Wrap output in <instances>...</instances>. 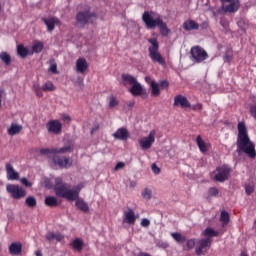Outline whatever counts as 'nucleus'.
Instances as JSON below:
<instances>
[{
  "instance_id": "obj_1",
  "label": "nucleus",
  "mask_w": 256,
  "mask_h": 256,
  "mask_svg": "<svg viewBox=\"0 0 256 256\" xmlns=\"http://www.w3.org/2000/svg\"><path fill=\"white\" fill-rule=\"evenodd\" d=\"M53 190L56 197H62V199H66V201H76L77 209L84 213L89 211L87 202H85L82 198H79L82 190L81 185H77L75 189H71V185L69 183L63 182L61 177H56L54 179Z\"/></svg>"
},
{
  "instance_id": "obj_2",
  "label": "nucleus",
  "mask_w": 256,
  "mask_h": 256,
  "mask_svg": "<svg viewBox=\"0 0 256 256\" xmlns=\"http://www.w3.org/2000/svg\"><path fill=\"white\" fill-rule=\"evenodd\" d=\"M237 153H245L250 159L256 158V145L251 142L245 122L238 123Z\"/></svg>"
},
{
  "instance_id": "obj_3",
  "label": "nucleus",
  "mask_w": 256,
  "mask_h": 256,
  "mask_svg": "<svg viewBox=\"0 0 256 256\" xmlns=\"http://www.w3.org/2000/svg\"><path fill=\"white\" fill-rule=\"evenodd\" d=\"M142 21L148 30H154L156 27H158L162 37H167L170 33V29L162 18H154V12L145 11L142 15Z\"/></svg>"
},
{
  "instance_id": "obj_4",
  "label": "nucleus",
  "mask_w": 256,
  "mask_h": 256,
  "mask_svg": "<svg viewBox=\"0 0 256 256\" xmlns=\"http://www.w3.org/2000/svg\"><path fill=\"white\" fill-rule=\"evenodd\" d=\"M148 43L151 44L148 48V53L151 61L153 63H157L160 66H166V60L159 52V42L157 38H149Z\"/></svg>"
},
{
  "instance_id": "obj_5",
  "label": "nucleus",
  "mask_w": 256,
  "mask_h": 256,
  "mask_svg": "<svg viewBox=\"0 0 256 256\" xmlns=\"http://www.w3.org/2000/svg\"><path fill=\"white\" fill-rule=\"evenodd\" d=\"M98 16L96 13H91L90 11L79 12L76 16V22L78 27L84 28L87 24H95Z\"/></svg>"
},
{
  "instance_id": "obj_6",
  "label": "nucleus",
  "mask_w": 256,
  "mask_h": 256,
  "mask_svg": "<svg viewBox=\"0 0 256 256\" xmlns=\"http://www.w3.org/2000/svg\"><path fill=\"white\" fill-rule=\"evenodd\" d=\"M51 165L53 168L58 167L59 169H68L73 166V160L67 156L54 154L51 157Z\"/></svg>"
},
{
  "instance_id": "obj_7",
  "label": "nucleus",
  "mask_w": 256,
  "mask_h": 256,
  "mask_svg": "<svg viewBox=\"0 0 256 256\" xmlns=\"http://www.w3.org/2000/svg\"><path fill=\"white\" fill-rule=\"evenodd\" d=\"M232 172V169L229 165H221L216 167V174L214 176V180L219 183H224L225 181H228L230 174Z\"/></svg>"
},
{
  "instance_id": "obj_8",
  "label": "nucleus",
  "mask_w": 256,
  "mask_h": 256,
  "mask_svg": "<svg viewBox=\"0 0 256 256\" xmlns=\"http://www.w3.org/2000/svg\"><path fill=\"white\" fill-rule=\"evenodd\" d=\"M6 190L13 199H24V197L27 196L26 189L19 185L9 184L6 187Z\"/></svg>"
},
{
  "instance_id": "obj_9",
  "label": "nucleus",
  "mask_w": 256,
  "mask_h": 256,
  "mask_svg": "<svg viewBox=\"0 0 256 256\" xmlns=\"http://www.w3.org/2000/svg\"><path fill=\"white\" fill-rule=\"evenodd\" d=\"M191 55L195 63L200 64L208 59V53L201 46H194L191 49Z\"/></svg>"
},
{
  "instance_id": "obj_10",
  "label": "nucleus",
  "mask_w": 256,
  "mask_h": 256,
  "mask_svg": "<svg viewBox=\"0 0 256 256\" xmlns=\"http://www.w3.org/2000/svg\"><path fill=\"white\" fill-rule=\"evenodd\" d=\"M155 141H156V131L151 130L148 136H145L144 138H141V140H139V145L142 150H148L152 148Z\"/></svg>"
},
{
  "instance_id": "obj_11",
  "label": "nucleus",
  "mask_w": 256,
  "mask_h": 256,
  "mask_svg": "<svg viewBox=\"0 0 256 256\" xmlns=\"http://www.w3.org/2000/svg\"><path fill=\"white\" fill-rule=\"evenodd\" d=\"M227 3H229V4L228 5H222V7H221L222 11L225 14H227V13L235 14L241 8V1H239V0H232V1H229Z\"/></svg>"
},
{
  "instance_id": "obj_12",
  "label": "nucleus",
  "mask_w": 256,
  "mask_h": 256,
  "mask_svg": "<svg viewBox=\"0 0 256 256\" xmlns=\"http://www.w3.org/2000/svg\"><path fill=\"white\" fill-rule=\"evenodd\" d=\"M46 129L49 133L59 135L63 130V125L59 120H50L46 124Z\"/></svg>"
},
{
  "instance_id": "obj_13",
  "label": "nucleus",
  "mask_w": 256,
  "mask_h": 256,
  "mask_svg": "<svg viewBox=\"0 0 256 256\" xmlns=\"http://www.w3.org/2000/svg\"><path fill=\"white\" fill-rule=\"evenodd\" d=\"M145 83H147L151 89V96L158 97L161 95V88L159 83L153 80L151 76H145Z\"/></svg>"
},
{
  "instance_id": "obj_14",
  "label": "nucleus",
  "mask_w": 256,
  "mask_h": 256,
  "mask_svg": "<svg viewBox=\"0 0 256 256\" xmlns=\"http://www.w3.org/2000/svg\"><path fill=\"white\" fill-rule=\"evenodd\" d=\"M173 106L186 109V108H191V103L188 101L187 97L183 95H176L174 97Z\"/></svg>"
},
{
  "instance_id": "obj_15",
  "label": "nucleus",
  "mask_w": 256,
  "mask_h": 256,
  "mask_svg": "<svg viewBox=\"0 0 256 256\" xmlns=\"http://www.w3.org/2000/svg\"><path fill=\"white\" fill-rule=\"evenodd\" d=\"M41 20L47 27L48 32H52L55 29V26L61 25V20H59V18H55V17L41 18Z\"/></svg>"
},
{
  "instance_id": "obj_16",
  "label": "nucleus",
  "mask_w": 256,
  "mask_h": 256,
  "mask_svg": "<svg viewBox=\"0 0 256 256\" xmlns=\"http://www.w3.org/2000/svg\"><path fill=\"white\" fill-rule=\"evenodd\" d=\"M129 92L133 96H142V95H144V97H148V93H147L146 89H144L142 84L139 83V82H137L136 84L132 85L131 88L129 89Z\"/></svg>"
},
{
  "instance_id": "obj_17",
  "label": "nucleus",
  "mask_w": 256,
  "mask_h": 256,
  "mask_svg": "<svg viewBox=\"0 0 256 256\" xmlns=\"http://www.w3.org/2000/svg\"><path fill=\"white\" fill-rule=\"evenodd\" d=\"M212 242H213V240L210 238L201 239L198 242V246L195 250L197 256H201L203 254V250H205L206 248H210Z\"/></svg>"
},
{
  "instance_id": "obj_18",
  "label": "nucleus",
  "mask_w": 256,
  "mask_h": 256,
  "mask_svg": "<svg viewBox=\"0 0 256 256\" xmlns=\"http://www.w3.org/2000/svg\"><path fill=\"white\" fill-rule=\"evenodd\" d=\"M113 137L116 140H120V141H127V139L130 138V133L127 130V128H119L114 134Z\"/></svg>"
},
{
  "instance_id": "obj_19",
  "label": "nucleus",
  "mask_w": 256,
  "mask_h": 256,
  "mask_svg": "<svg viewBox=\"0 0 256 256\" xmlns=\"http://www.w3.org/2000/svg\"><path fill=\"white\" fill-rule=\"evenodd\" d=\"M182 28H184L186 32H191L194 30L197 31L200 28V24H198V22H195V20H186L184 24H182Z\"/></svg>"
},
{
  "instance_id": "obj_20",
  "label": "nucleus",
  "mask_w": 256,
  "mask_h": 256,
  "mask_svg": "<svg viewBox=\"0 0 256 256\" xmlns=\"http://www.w3.org/2000/svg\"><path fill=\"white\" fill-rule=\"evenodd\" d=\"M23 246L20 242L11 243L9 246V253L12 256H20L22 254Z\"/></svg>"
},
{
  "instance_id": "obj_21",
  "label": "nucleus",
  "mask_w": 256,
  "mask_h": 256,
  "mask_svg": "<svg viewBox=\"0 0 256 256\" xmlns=\"http://www.w3.org/2000/svg\"><path fill=\"white\" fill-rule=\"evenodd\" d=\"M136 220L137 218L133 209H128V211L124 212V222L130 225H134Z\"/></svg>"
},
{
  "instance_id": "obj_22",
  "label": "nucleus",
  "mask_w": 256,
  "mask_h": 256,
  "mask_svg": "<svg viewBox=\"0 0 256 256\" xmlns=\"http://www.w3.org/2000/svg\"><path fill=\"white\" fill-rule=\"evenodd\" d=\"M77 72L80 74H84L88 70V63L85 58L80 57L76 62Z\"/></svg>"
},
{
  "instance_id": "obj_23",
  "label": "nucleus",
  "mask_w": 256,
  "mask_h": 256,
  "mask_svg": "<svg viewBox=\"0 0 256 256\" xmlns=\"http://www.w3.org/2000/svg\"><path fill=\"white\" fill-rule=\"evenodd\" d=\"M6 172L9 180H18L20 177L19 173L15 171L13 165L10 163L6 164Z\"/></svg>"
},
{
  "instance_id": "obj_24",
  "label": "nucleus",
  "mask_w": 256,
  "mask_h": 256,
  "mask_svg": "<svg viewBox=\"0 0 256 256\" xmlns=\"http://www.w3.org/2000/svg\"><path fill=\"white\" fill-rule=\"evenodd\" d=\"M123 85H134L138 82L137 78L130 74L123 73L121 75Z\"/></svg>"
},
{
  "instance_id": "obj_25",
  "label": "nucleus",
  "mask_w": 256,
  "mask_h": 256,
  "mask_svg": "<svg viewBox=\"0 0 256 256\" xmlns=\"http://www.w3.org/2000/svg\"><path fill=\"white\" fill-rule=\"evenodd\" d=\"M74 145L70 142L66 144V146H62V148H53L54 154H66L68 152H73Z\"/></svg>"
},
{
  "instance_id": "obj_26",
  "label": "nucleus",
  "mask_w": 256,
  "mask_h": 256,
  "mask_svg": "<svg viewBox=\"0 0 256 256\" xmlns=\"http://www.w3.org/2000/svg\"><path fill=\"white\" fill-rule=\"evenodd\" d=\"M29 49L27 47H25L24 44H19L17 46V55L21 58V59H26L29 56Z\"/></svg>"
},
{
  "instance_id": "obj_27",
  "label": "nucleus",
  "mask_w": 256,
  "mask_h": 256,
  "mask_svg": "<svg viewBox=\"0 0 256 256\" xmlns=\"http://www.w3.org/2000/svg\"><path fill=\"white\" fill-rule=\"evenodd\" d=\"M196 142H197V145L202 153H206L208 151V149L210 148V144H206V142H204L202 136H197Z\"/></svg>"
},
{
  "instance_id": "obj_28",
  "label": "nucleus",
  "mask_w": 256,
  "mask_h": 256,
  "mask_svg": "<svg viewBox=\"0 0 256 256\" xmlns=\"http://www.w3.org/2000/svg\"><path fill=\"white\" fill-rule=\"evenodd\" d=\"M44 204L46 207H58L59 202L56 197L54 196H47L45 197Z\"/></svg>"
},
{
  "instance_id": "obj_29",
  "label": "nucleus",
  "mask_w": 256,
  "mask_h": 256,
  "mask_svg": "<svg viewBox=\"0 0 256 256\" xmlns=\"http://www.w3.org/2000/svg\"><path fill=\"white\" fill-rule=\"evenodd\" d=\"M23 130V127L21 125L11 124L10 128L8 129V134L10 136H15L17 134H20Z\"/></svg>"
},
{
  "instance_id": "obj_30",
  "label": "nucleus",
  "mask_w": 256,
  "mask_h": 256,
  "mask_svg": "<svg viewBox=\"0 0 256 256\" xmlns=\"http://www.w3.org/2000/svg\"><path fill=\"white\" fill-rule=\"evenodd\" d=\"M71 246L74 250L81 252L84 247V242L82 241V239L77 238L71 243Z\"/></svg>"
},
{
  "instance_id": "obj_31",
  "label": "nucleus",
  "mask_w": 256,
  "mask_h": 256,
  "mask_svg": "<svg viewBox=\"0 0 256 256\" xmlns=\"http://www.w3.org/2000/svg\"><path fill=\"white\" fill-rule=\"evenodd\" d=\"M202 235L206 238L212 239V237H217L219 234L214 229L208 227L203 231Z\"/></svg>"
},
{
  "instance_id": "obj_32",
  "label": "nucleus",
  "mask_w": 256,
  "mask_h": 256,
  "mask_svg": "<svg viewBox=\"0 0 256 256\" xmlns=\"http://www.w3.org/2000/svg\"><path fill=\"white\" fill-rule=\"evenodd\" d=\"M25 204L30 209H35V207H37V199L34 196H28L25 200Z\"/></svg>"
},
{
  "instance_id": "obj_33",
  "label": "nucleus",
  "mask_w": 256,
  "mask_h": 256,
  "mask_svg": "<svg viewBox=\"0 0 256 256\" xmlns=\"http://www.w3.org/2000/svg\"><path fill=\"white\" fill-rule=\"evenodd\" d=\"M44 44L41 41H37L32 45L33 53L39 54L43 51Z\"/></svg>"
},
{
  "instance_id": "obj_34",
  "label": "nucleus",
  "mask_w": 256,
  "mask_h": 256,
  "mask_svg": "<svg viewBox=\"0 0 256 256\" xmlns=\"http://www.w3.org/2000/svg\"><path fill=\"white\" fill-rule=\"evenodd\" d=\"M1 60L6 66H10L12 63L11 55L7 52L1 53Z\"/></svg>"
},
{
  "instance_id": "obj_35",
  "label": "nucleus",
  "mask_w": 256,
  "mask_h": 256,
  "mask_svg": "<svg viewBox=\"0 0 256 256\" xmlns=\"http://www.w3.org/2000/svg\"><path fill=\"white\" fill-rule=\"evenodd\" d=\"M33 90L36 94L37 97L39 98H42L44 96V93H43V88L40 86L39 83H34L33 84Z\"/></svg>"
},
{
  "instance_id": "obj_36",
  "label": "nucleus",
  "mask_w": 256,
  "mask_h": 256,
  "mask_svg": "<svg viewBox=\"0 0 256 256\" xmlns=\"http://www.w3.org/2000/svg\"><path fill=\"white\" fill-rule=\"evenodd\" d=\"M171 237L178 243H184L187 241L186 237L180 233H171Z\"/></svg>"
},
{
  "instance_id": "obj_37",
  "label": "nucleus",
  "mask_w": 256,
  "mask_h": 256,
  "mask_svg": "<svg viewBox=\"0 0 256 256\" xmlns=\"http://www.w3.org/2000/svg\"><path fill=\"white\" fill-rule=\"evenodd\" d=\"M223 60L225 63L230 64L233 60V51L231 49H228L223 57Z\"/></svg>"
},
{
  "instance_id": "obj_38",
  "label": "nucleus",
  "mask_w": 256,
  "mask_h": 256,
  "mask_svg": "<svg viewBox=\"0 0 256 256\" xmlns=\"http://www.w3.org/2000/svg\"><path fill=\"white\" fill-rule=\"evenodd\" d=\"M55 89H56V87L54 86V84L51 81L45 82L44 85L42 86V90L44 92L54 91Z\"/></svg>"
},
{
  "instance_id": "obj_39",
  "label": "nucleus",
  "mask_w": 256,
  "mask_h": 256,
  "mask_svg": "<svg viewBox=\"0 0 256 256\" xmlns=\"http://www.w3.org/2000/svg\"><path fill=\"white\" fill-rule=\"evenodd\" d=\"M220 220L221 222H223L224 225L228 224L230 220L229 214L226 211H222Z\"/></svg>"
},
{
  "instance_id": "obj_40",
  "label": "nucleus",
  "mask_w": 256,
  "mask_h": 256,
  "mask_svg": "<svg viewBox=\"0 0 256 256\" xmlns=\"http://www.w3.org/2000/svg\"><path fill=\"white\" fill-rule=\"evenodd\" d=\"M219 194V190L216 187H210L208 190L209 197H217Z\"/></svg>"
},
{
  "instance_id": "obj_41",
  "label": "nucleus",
  "mask_w": 256,
  "mask_h": 256,
  "mask_svg": "<svg viewBox=\"0 0 256 256\" xmlns=\"http://www.w3.org/2000/svg\"><path fill=\"white\" fill-rule=\"evenodd\" d=\"M142 197H143V199H151L152 198V190L145 188L142 191Z\"/></svg>"
},
{
  "instance_id": "obj_42",
  "label": "nucleus",
  "mask_w": 256,
  "mask_h": 256,
  "mask_svg": "<svg viewBox=\"0 0 256 256\" xmlns=\"http://www.w3.org/2000/svg\"><path fill=\"white\" fill-rule=\"evenodd\" d=\"M117 105H119V100H117V98L112 95V96L109 98V107H110V108H113V107H115V106H117Z\"/></svg>"
},
{
  "instance_id": "obj_43",
  "label": "nucleus",
  "mask_w": 256,
  "mask_h": 256,
  "mask_svg": "<svg viewBox=\"0 0 256 256\" xmlns=\"http://www.w3.org/2000/svg\"><path fill=\"white\" fill-rule=\"evenodd\" d=\"M40 154L41 155L55 154V151H54V148H41Z\"/></svg>"
},
{
  "instance_id": "obj_44",
  "label": "nucleus",
  "mask_w": 256,
  "mask_h": 256,
  "mask_svg": "<svg viewBox=\"0 0 256 256\" xmlns=\"http://www.w3.org/2000/svg\"><path fill=\"white\" fill-rule=\"evenodd\" d=\"M20 182L23 186H25L26 188H31L33 186V183L30 182L26 177H23L20 179Z\"/></svg>"
},
{
  "instance_id": "obj_45",
  "label": "nucleus",
  "mask_w": 256,
  "mask_h": 256,
  "mask_svg": "<svg viewBox=\"0 0 256 256\" xmlns=\"http://www.w3.org/2000/svg\"><path fill=\"white\" fill-rule=\"evenodd\" d=\"M196 245V240L195 239H190L186 242V250H192Z\"/></svg>"
},
{
  "instance_id": "obj_46",
  "label": "nucleus",
  "mask_w": 256,
  "mask_h": 256,
  "mask_svg": "<svg viewBox=\"0 0 256 256\" xmlns=\"http://www.w3.org/2000/svg\"><path fill=\"white\" fill-rule=\"evenodd\" d=\"M158 85L160 89H168L170 87V83L167 80H160Z\"/></svg>"
},
{
  "instance_id": "obj_47",
  "label": "nucleus",
  "mask_w": 256,
  "mask_h": 256,
  "mask_svg": "<svg viewBox=\"0 0 256 256\" xmlns=\"http://www.w3.org/2000/svg\"><path fill=\"white\" fill-rule=\"evenodd\" d=\"M151 169L155 175H159L161 173V169L155 163L152 164Z\"/></svg>"
},
{
  "instance_id": "obj_48",
  "label": "nucleus",
  "mask_w": 256,
  "mask_h": 256,
  "mask_svg": "<svg viewBox=\"0 0 256 256\" xmlns=\"http://www.w3.org/2000/svg\"><path fill=\"white\" fill-rule=\"evenodd\" d=\"M49 71L52 74H58L57 64H55V63L51 64L49 67Z\"/></svg>"
},
{
  "instance_id": "obj_49",
  "label": "nucleus",
  "mask_w": 256,
  "mask_h": 256,
  "mask_svg": "<svg viewBox=\"0 0 256 256\" xmlns=\"http://www.w3.org/2000/svg\"><path fill=\"white\" fill-rule=\"evenodd\" d=\"M191 109L193 111H201L203 109V105L201 103H197L195 105H191Z\"/></svg>"
},
{
  "instance_id": "obj_50",
  "label": "nucleus",
  "mask_w": 256,
  "mask_h": 256,
  "mask_svg": "<svg viewBox=\"0 0 256 256\" xmlns=\"http://www.w3.org/2000/svg\"><path fill=\"white\" fill-rule=\"evenodd\" d=\"M45 238H46V240L51 242V241H53L55 239V233L49 232V233L46 234Z\"/></svg>"
},
{
  "instance_id": "obj_51",
  "label": "nucleus",
  "mask_w": 256,
  "mask_h": 256,
  "mask_svg": "<svg viewBox=\"0 0 256 256\" xmlns=\"http://www.w3.org/2000/svg\"><path fill=\"white\" fill-rule=\"evenodd\" d=\"M64 238H65V236L61 233H55L54 234V239L58 242H61Z\"/></svg>"
},
{
  "instance_id": "obj_52",
  "label": "nucleus",
  "mask_w": 256,
  "mask_h": 256,
  "mask_svg": "<svg viewBox=\"0 0 256 256\" xmlns=\"http://www.w3.org/2000/svg\"><path fill=\"white\" fill-rule=\"evenodd\" d=\"M150 224H151V221H150L149 219H147V218H144V219H142V221H141V226H142V227H149Z\"/></svg>"
},
{
  "instance_id": "obj_53",
  "label": "nucleus",
  "mask_w": 256,
  "mask_h": 256,
  "mask_svg": "<svg viewBox=\"0 0 256 256\" xmlns=\"http://www.w3.org/2000/svg\"><path fill=\"white\" fill-rule=\"evenodd\" d=\"M250 114L256 120V105L250 107Z\"/></svg>"
},
{
  "instance_id": "obj_54",
  "label": "nucleus",
  "mask_w": 256,
  "mask_h": 256,
  "mask_svg": "<svg viewBox=\"0 0 256 256\" xmlns=\"http://www.w3.org/2000/svg\"><path fill=\"white\" fill-rule=\"evenodd\" d=\"M124 167H125L124 162H118L115 166V171H119V170L123 169Z\"/></svg>"
},
{
  "instance_id": "obj_55",
  "label": "nucleus",
  "mask_w": 256,
  "mask_h": 256,
  "mask_svg": "<svg viewBox=\"0 0 256 256\" xmlns=\"http://www.w3.org/2000/svg\"><path fill=\"white\" fill-rule=\"evenodd\" d=\"M209 27V22H202V24H199V28H201V30H207Z\"/></svg>"
},
{
  "instance_id": "obj_56",
  "label": "nucleus",
  "mask_w": 256,
  "mask_h": 256,
  "mask_svg": "<svg viewBox=\"0 0 256 256\" xmlns=\"http://www.w3.org/2000/svg\"><path fill=\"white\" fill-rule=\"evenodd\" d=\"M245 191L247 195H251L254 192V188L252 186H246Z\"/></svg>"
},
{
  "instance_id": "obj_57",
  "label": "nucleus",
  "mask_w": 256,
  "mask_h": 256,
  "mask_svg": "<svg viewBox=\"0 0 256 256\" xmlns=\"http://www.w3.org/2000/svg\"><path fill=\"white\" fill-rule=\"evenodd\" d=\"M71 117L68 115V114H64V115H62V121H64V122H71Z\"/></svg>"
},
{
  "instance_id": "obj_58",
  "label": "nucleus",
  "mask_w": 256,
  "mask_h": 256,
  "mask_svg": "<svg viewBox=\"0 0 256 256\" xmlns=\"http://www.w3.org/2000/svg\"><path fill=\"white\" fill-rule=\"evenodd\" d=\"M232 0H220V2L222 3V4H224V3H228V2H231Z\"/></svg>"
},
{
  "instance_id": "obj_59",
  "label": "nucleus",
  "mask_w": 256,
  "mask_h": 256,
  "mask_svg": "<svg viewBox=\"0 0 256 256\" xmlns=\"http://www.w3.org/2000/svg\"><path fill=\"white\" fill-rule=\"evenodd\" d=\"M99 129V126H96L95 128L92 129L91 134H93L95 131H97Z\"/></svg>"
},
{
  "instance_id": "obj_60",
  "label": "nucleus",
  "mask_w": 256,
  "mask_h": 256,
  "mask_svg": "<svg viewBox=\"0 0 256 256\" xmlns=\"http://www.w3.org/2000/svg\"><path fill=\"white\" fill-rule=\"evenodd\" d=\"M139 256H151V255L148 253H139Z\"/></svg>"
},
{
  "instance_id": "obj_61",
  "label": "nucleus",
  "mask_w": 256,
  "mask_h": 256,
  "mask_svg": "<svg viewBox=\"0 0 256 256\" xmlns=\"http://www.w3.org/2000/svg\"><path fill=\"white\" fill-rule=\"evenodd\" d=\"M36 256H43L42 253L40 251L36 252Z\"/></svg>"
},
{
  "instance_id": "obj_62",
  "label": "nucleus",
  "mask_w": 256,
  "mask_h": 256,
  "mask_svg": "<svg viewBox=\"0 0 256 256\" xmlns=\"http://www.w3.org/2000/svg\"><path fill=\"white\" fill-rule=\"evenodd\" d=\"M240 256H249V255H247V252H242Z\"/></svg>"
},
{
  "instance_id": "obj_63",
  "label": "nucleus",
  "mask_w": 256,
  "mask_h": 256,
  "mask_svg": "<svg viewBox=\"0 0 256 256\" xmlns=\"http://www.w3.org/2000/svg\"><path fill=\"white\" fill-rule=\"evenodd\" d=\"M135 105V103L134 102H131V103H129V107H133Z\"/></svg>"
},
{
  "instance_id": "obj_64",
  "label": "nucleus",
  "mask_w": 256,
  "mask_h": 256,
  "mask_svg": "<svg viewBox=\"0 0 256 256\" xmlns=\"http://www.w3.org/2000/svg\"><path fill=\"white\" fill-rule=\"evenodd\" d=\"M255 225H256V219H255Z\"/></svg>"
}]
</instances>
